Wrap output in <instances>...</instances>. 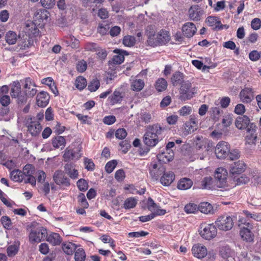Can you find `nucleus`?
Listing matches in <instances>:
<instances>
[{"label": "nucleus", "instance_id": "39", "mask_svg": "<svg viewBox=\"0 0 261 261\" xmlns=\"http://www.w3.org/2000/svg\"><path fill=\"white\" fill-rule=\"evenodd\" d=\"M5 40L9 44L12 45L15 44L17 40L16 33L13 31H9L6 34Z\"/></svg>", "mask_w": 261, "mask_h": 261}, {"label": "nucleus", "instance_id": "19", "mask_svg": "<svg viewBox=\"0 0 261 261\" xmlns=\"http://www.w3.org/2000/svg\"><path fill=\"white\" fill-rule=\"evenodd\" d=\"M197 31L196 25L193 22H188L185 23L182 27V32L185 36L192 37Z\"/></svg>", "mask_w": 261, "mask_h": 261}, {"label": "nucleus", "instance_id": "15", "mask_svg": "<svg viewBox=\"0 0 261 261\" xmlns=\"http://www.w3.org/2000/svg\"><path fill=\"white\" fill-rule=\"evenodd\" d=\"M188 13L190 19L196 21L201 19L203 11L198 5H193L189 9Z\"/></svg>", "mask_w": 261, "mask_h": 261}, {"label": "nucleus", "instance_id": "1", "mask_svg": "<svg viewBox=\"0 0 261 261\" xmlns=\"http://www.w3.org/2000/svg\"><path fill=\"white\" fill-rule=\"evenodd\" d=\"M146 35L147 37V43L152 47L165 45L170 40L169 31L161 30L156 33L151 26L147 27Z\"/></svg>", "mask_w": 261, "mask_h": 261}, {"label": "nucleus", "instance_id": "36", "mask_svg": "<svg viewBox=\"0 0 261 261\" xmlns=\"http://www.w3.org/2000/svg\"><path fill=\"white\" fill-rule=\"evenodd\" d=\"M167 82L164 78H159L154 85L156 90L158 92H162L165 91L167 87Z\"/></svg>", "mask_w": 261, "mask_h": 261}, {"label": "nucleus", "instance_id": "33", "mask_svg": "<svg viewBox=\"0 0 261 261\" xmlns=\"http://www.w3.org/2000/svg\"><path fill=\"white\" fill-rule=\"evenodd\" d=\"M193 185V181L189 178H183L179 180L177 184V188L185 190L190 189Z\"/></svg>", "mask_w": 261, "mask_h": 261}, {"label": "nucleus", "instance_id": "22", "mask_svg": "<svg viewBox=\"0 0 261 261\" xmlns=\"http://www.w3.org/2000/svg\"><path fill=\"white\" fill-rule=\"evenodd\" d=\"M175 179V174L172 171L165 172L161 176L160 179L161 183L165 186H169Z\"/></svg>", "mask_w": 261, "mask_h": 261}, {"label": "nucleus", "instance_id": "24", "mask_svg": "<svg viewBox=\"0 0 261 261\" xmlns=\"http://www.w3.org/2000/svg\"><path fill=\"white\" fill-rule=\"evenodd\" d=\"M114 53L118 54L117 55L113 56L111 60L112 63L114 64H120L124 60V55H127L128 53L126 51L122 50L120 49H115Z\"/></svg>", "mask_w": 261, "mask_h": 261}, {"label": "nucleus", "instance_id": "52", "mask_svg": "<svg viewBox=\"0 0 261 261\" xmlns=\"http://www.w3.org/2000/svg\"><path fill=\"white\" fill-rule=\"evenodd\" d=\"M84 48L87 51L96 52L98 50L99 47L95 43L87 42L85 44Z\"/></svg>", "mask_w": 261, "mask_h": 261}, {"label": "nucleus", "instance_id": "41", "mask_svg": "<svg viewBox=\"0 0 261 261\" xmlns=\"http://www.w3.org/2000/svg\"><path fill=\"white\" fill-rule=\"evenodd\" d=\"M86 258V253L84 250L80 248L76 249L74 251L75 261H85Z\"/></svg>", "mask_w": 261, "mask_h": 261}, {"label": "nucleus", "instance_id": "13", "mask_svg": "<svg viewBox=\"0 0 261 261\" xmlns=\"http://www.w3.org/2000/svg\"><path fill=\"white\" fill-rule=\"evenodd\" d=\"M253 225L250 223H247V227L241 228L240 234L242 239L247 242H252L254 240V236L251 232Z\"/></svg>", "mask_w": 261, "mask_h": 261}, {"label": "nucleus", "instance_id": "2", "mask_svg": "<svg viewBox=\"0 0 261 261\" xmlns=\"http://www.w3.org/2000/svg\"><path fill=\"white\" fill-rule=\"evenodd\" d=\"M164 130L165 128L158 123L148 126L143 137L144 143L148 147H154L159 143L160 136Z\"/></svg>", "mask_w": 261, "mask_h": 261}, {"label": "nucleus", "instance_id": "14", "mask_svg": "<svg viewBox=\"0 0 261 261\" xmlns=\"http://www.w3.org/2000/svg\"><path fill=\"white\" fill-rule=\"evenodd\" d=\"M256 126L253 123L250 124L249 127H247L246 130V135L245 136V140L248 144H255L256 138L257 134Z\"/></svg>", "mask_w": 261, "mask_h": 261}, {"label": "nucleus", "instance_id": "62", "mask_svg": "<svg viewBox=\"0 0 261 261\" xmlns=\"http://www.w3.org/2000/svg\"><path fill=\"white\" fill-rule=\"evenodd\" d=\"M251 26L252 29L258 30L261 27V20L259 18H255L253 19L251 22Z\"/></svg>", "mask_w": 261, "mask_h": 261}, {"label": "nucleus", "instance_id": "4", "mask_svg": "<svg viewBox=\"0 0 261 261\" xmlns=\"http://www.w3.org/2000/svg\"><path fill=\"white\" fill-rule=\"evenodd\" d=\"M227 170L223 167L218 168L215 172V177L216 179V185L218 188H222L227 190L231 188L232 186L228 185Z\"/></svg>", "mask_w": 261, "mask_h": 261}, {"label": "nucleus", "instance_id": "29", "mask_svg": "<svg viewBox=\"0 0 261 261\" xmlns=\"http://www.w3.org/2000/svg\"><path fill=\"white\" fill-rule=\"evenodd\" d=\"M76 247V244L71 242H65L62 244V250L67 255H72Z\"/></svg>", "mask_w": 261, "mask_h": 261}, {"label": "nucleus", "instance_id": "58", "mask_svg": "<svg viewBox=\"0 0 261 261\" xmlns=\"http://www.w3.org/2000/svg\"><path fill=\"white\" fill-rule=\"evenodd\" d=\"M243 214L245 215L248 220L253 219L254 220L258 221L260 219V216L257 215L255 213H251L247 210L243 211Z\"/></svg>", "mask_w": 261, "mask_h": 261}, {"label": "nucleus", "instance_id": "23", "mask_svg": "<svg viewBox=\"0 0 261 261\" xmlns=\"http://www.w3.org/2000/svg\"><path fill=\"white\" fill-rule=\"evenodd\" d=\"M245 168V163L243 161H239L231 165L230 171L232 174H238L243 172Z\"/></svg>", "mask_w": 261, "mask_h": 261}, {"label": "nucleus", "instance_id": "46", "mask_svg": "<svg viewBox=\"0 0 261 261\" xmlns=\"http://www.w3.org/2000/svg\"><path fill=\"white\" fill-rule=\"evenodd\" d=\"M84 164L85 169L88 171H93L95 168V165L92 159L88 158H84Z\"/></svg>", "mask_w": 261, "mask_h": 261}, {"label": "nucleus", "instance_id": "10", "mask_svg": "<svg viewBox=\"0 0 261 261\" xmlns=\"http://www.w3.org/2000/svg\"><path fill=\"white\" fill-rule=\"evenodd\" d=\"M55 182L61 187L65 188L70 185L69 179L66 176L65 173L61 170H57L53 175Z\"/></svg>", "mask_w": 261, "mask_h": 261}, {"label": "nucleus", "instance_id": "57", "mask_svg": "<svg viewBox=\"0 0 261 261\" xmlns=\"http://www.w3.org/2000/svg\"><path fill=\"white\" fill-rule=\"evenodd\" d=\"M76 68L79 72H84L87 68V62L84 60L79 61L76 64Z\"/></svg>", "mask_w": 261, "mask_h": 261}, {"label": "nucleus", "instance_id": "6", "mask_svg": "<svg viewBox=\"0 0 261 261\" xmlns=\"http://www.w3.org/2000/svg\"><path fill=\"white\" fill-rule=\"evenodd\" d=\"M216 225L221 230H230L234 224V219L230 216L224 215L219 216L215 221Z\"/></svg>", "mask_w": 261, "mask_h": 261}, {"label": "nucleus", "instance_id": "34", "mask_svg": "<svg viewBox=\"0 0 261 261\" xmlns=\"http://www.w3.org/2000/svg\"><path fill=\"white\" fill-rule=\"evenodd\" d=\"M145 85L144 81L141 79L133 80L130 83V88L134 91H141Z\"/></svg>", "mask_w": 261, "mask_h": 261}, {"label": "nucleus", "instance_id": "8", "mask_svg": "<svg viewBox=\"0 0 261 261\" xmlns=\"http://www.w3.org/2000/svg\"><path fill=\"white\" fill-rule=\"evenodd\" d=\"M200 234L201 237L205 240H210L214 238L217 234L216 227L213 224H208L201 226Z\"/></svg>", "mask_w": 261, "mask_h": 261}, {"label": "nucleus", "instance_id": "30", "mask_svg": "<svg viewBox=\"0 0 261 261\" xmlns=\"http://www.w3.org/2000/svg\"><path fill=\"white\" fill-rule=\"evenodd\" d=\"M51 141L53 147L56 149L60 148L63 149L66 144L65 137L61 136L55 137Z\"/></svg>", "mask_w": 261, "mask_h": 261}, {"label": "nucleus", "instance_id": "20", "mask_svg": "<svg viewBox=\"0 0 261 261\" xmlns=\"http://www.w3.org/2000/svg\"><path fill=\"white\" fill-rule=\"evenodd\" d=\"M174 152L172 150L164 151L159 153L156 157L161 164H166L172 161L173 159Z\"/></svg>", "mask_w": 261, "mask_h": 261}, {"label": "nucleus", "instance_id": "59", "mask_svg": "<svg viewBox=\"0 0 261 261\" xmlns=\"http://www.w3.org/2000/svg\"><path fill=\"white\" fill-rule=\"evenodd\" d=\"M122 98L121 93L119 91H115L111 97V102L113 104L120 102L122 100Z\"/></svg>", "mask_w": 261, "mask_h": 261}, {"label": "nucleus", "instance_id": "45", "mask_svg": "<svg viewBox=\"0 0 261 261\" xmlns=\"http://www.w3.org/2000/svg\"><path fill=\"white\" fill-rule=\"evenodd\" d=\"M99 81L97 79H94L90 82L88 86V89L90 92H95L99 88Z\"/></svg>", "mask_w": 261, "mask_h": 261}, {"label": "nucleus", "instance_id": "5", "mask_svg": "<svg viewBox=\"0 0 261 261\" xmlns=\"http://www.w3.org/2000/svg\"><path fill=\"white\" fill-rule=\"evenodd\" d=\"M10 94L12 98L17 99L19 104L24 103L27 100V93L21 91V85L18 81L12 83Z\"/></svg>", "mask_w": 261, "mask_h": 261}, {"label": "nucleus", "instance_id": "44", "mask_svg": "<svg viewBox=\"0 0 261 261\" xmlns=\"http://www.w3.org/2000/svg\"><path fill=\"white\" fill-rule=\"evenodd\" d=\"M199 210V206H198L195 203H190L185 205L184 211L187 214L195 213Z\"/></svg>", "mask_w": 261, "mask_h": 261}, {"label": "nucleus", "instance_id": "28", "mask_svg": "<svg viewBox=\"0 0 261 261\" xmlns=\"http://www.w3.org/2000/svg\"><path fill=\"white\" fill-rule=\"evenodd\" d=\"M46 241L53 246H58L62 242V237L56 232H51L46 237Z\"/></svg>", "mask_w": 261, "mask_h": 261}, {"label": "nucleus", "instance_id": "48", "mask_svg": "<svg viewBox=\"0 0 261 261\" xmlns=\"http://www.w3.org/2000/svg\"><path fill=\"white\" fill-rule=\"evenodd\" d=\"M22 173L24 176H29L34 174L35 172V168L32 164H28L24 166L23 168Z\"/></svg>", "mask_w": 261, "mask_h": 261}, {"label": "nucleus", "instance_id": "32", "mask_svg": "<svg viewBox=\"0 0 261 261\" xmlns=\"http://www.w3.org/2000/svg\"><path fill=\"white\" fill-rule=\"evenodd\" d=\"M199 211L205 214H212L215 213L213 206L207 202L200 203L199 205Z\"/></svg>", "mask_w": 261, "mask_h": 261}, {"label": "nucleus", "instance_id": "47", "mask_svg": "<svg viewBox=\"0 0 261 261\" xmlns=\"http://www.w3.org/2000/svg\"><path fill=\"white\" fill-rule=\"evenodd\" d=\"M63 158L66 161L73 160L76 158L75 152L72 149L67 148L63 154Z\"/></svg>", "mask_w": 261, "mask_h": 261}, {"label": "nucleus", "instance_id": "7", "mask_svg": "<svg viewBox=\"0 0 261 261\" xmlns=\"http://www.w3.org/2000/svg\"><path fill=\"white\" fill-rule=\"evenodd\" d=\"M24 32L28 36L29 39L28 44H25L23 46L25 48L29 47L33 44V41L32 39L38 36L40 33V31L36 24L33 22H30L27 23L24 28Z\"/></svg>", "mask_w": 261, "mask_h": 261}, {"label": "nucleus", "instance_id": "3", "mask_svg": "<svg viewBox=\"0 0 261 261\" xmlns=\"http://www.w3.org/2000/svg\"><path fill=\"white\" fill-rule=\"evenodd\" d=\"M197 88L193 86L192 84L186 81L182 83L179 89L178 98L181 101H186L192 98L196 93Z\"/></svg>", "mask_w": 261, "mask_h": 261}, {"label": "nucleus", "instance_id": "21", "mask_svg": "<svg viewBox=\"0 0 261 261\" xmlns=\"http://www.w3.org/2000/svg\"><path fill=\"white\" fill-rule=\"evenodd\" d=\"M250 119L249 117L246 115H241L237 118L235 121L236 127L240 129L247 128L250 125Z\"/></svg>", "mask_w": 261, "mask_h": 261}, {"label": "nucleus", "instance_id": "18", "mask_svg": "<svg viewBox=\"0 0 261 261\" xmlns=\"http://www.w3.org/2000/svg\"><path fill=\"white\" fill-rule=\"evenodd\" d=\"M241 101L244 103H250L253 98V91L252 88H245L239 94Z\"/></svg>", "mask_w": 261, "mask_h": 261}, {"label": "nucleus", "instance_id": "17", "mask_svg": "<svg viewBox=\"0 0 261 261\" xmlns=\"http://www.w3.org/2000/svg\"><path fill=\"white\" fill-rule=\"evenodd\" d=\"M50 96L47 92L42 91L37 94L36 104L39 107H45L49 103Z\"/></svg>", "mask_w": 261, "mask_h": 261}, {"label": "nucleus", "instance_id": "37", "mask_svg": "<svg viewBox=\"0 0 261 261\" xmlns=\"http://www.w3.org/2000/svg\"><path fill=\"white\" fill-rule=\"evenodd\" d=\"M75 87L79 90H83L87 85L86 79L82 76H77L74 83Z\"/></svg>", "mask_w": 261, "mask_h": 261}, {"label": "nucleus", "instance_id": "11", "mask_svg": "<svg viewBox=\"0 0 261 261\" xmlns=\"http://www.w3.org/2000/svg\"><path fill=\"white\" fill-rule=\"evenodd\" d=\"M46 234V229L43 227L32 230L29 234V240L34 244L40 242L45 238Z\"/></svg>", "mask_w": 261, "mask_h": 261}, {"label": "nucleus", "instance_id": "49", "mask_svg": "<svg viewBox=\"0 0 261 261\" xmlns=\"http://www.w3.org/2000/svg\"><path fill=\"white\" fill-rule=\"evenodd\" d=\"M213 184V178L211 176L205 177L201 181V186L204 189H211Z\"/></svg>", "mask_w": 261, "mask_h": 261}, {"label": "nucleus", "instance_id": "64", "mask_svg": "<svg viewBox=\"0 0 261 261\" xmlns=\"http://www.w3.org/2000/svg\"><path fill=\"white\" fill-rule=\"evenodd\" d=\"M40 3L43 7L50 9L55 5V0H40Z\"/></svg>", "mask_w": 261, "mask_h": 261}, {"label": "nucleus", "instance_id": "25", "mask_svg": "<svg viewBox=\"0 0 261 261\" xmlns=\"http://www.w3.org/2000/svg\"><path fill=\"white\" fill-rule=\"evenodd\" d=\"M42 126L38 121H31L28 125V131L32 136H36L40 133Z\"/></svg>", "mask_w": 261, "mask_h": 261}, {"label": "nucleus", "instance_id": "35", "mask_svg": "<svg viewBox=\"0 0 261 261\" xmlns=\"http://www.w3.org/2000/svg\"><path fill=\"white\" fill-rule=\"evenodd\" d=\"M138 203V199L135 197H130L126 198L123 204L122 207L125 210L135 208Z\"/></svg>", "mask_w": 261, "mask_h": 261}, {"label": "nucleus", "instance_id": "16", "mask_svg": "<svg viewBox=\"0 0 261 261\" xmlns=\"http://www.w3.org/2000/svg\"><path fill=\"white\" fill-rule=\"evenodd\" d=\"M192 252L194 256L201 259L206 256L207 250L205 246L200 244H196L192 247Z\"/></svg>", "mask_w": 261, "mask_h": 261}, {"label": "nucleus", "instance_id": "40", "mask_svg": "<svg viewBox=\"0 0 261 261\" xmlns=\"http://www.w3.org/2000/svg\"><path fill=\"white\" fill-rule=\"evenodd\" d=\"M65 170L69 177L72 179H76L78 177L79 172L77 170L72 169L70 165H67L65 166Z\"/></svg>", "mask_w": 261, "mask_h": 261}, {"label": "nucleus", "instance_id": "61", "mask_svg": "<svg viewBox=\"0 0 261 261\" xmlns=\"http://www.w3.org/2000/svg\"><path fill=\"white\" fill-rule=\"evenodd\" d=\"M125 176V172L122 169H119L115 172V178L118 181H123Z\"/></svg>", "mask_w": 261, "mask_h": 261}, {"label": "nucleus", "instance_id": "42", "mask_svg": "<svg viewBox=\"0 0 261 261\" xmlns=\"http://www.w3.org/2000/svg\"><path fill=\"white\" fill-rule=\"evenodd\" d=\"M136 38L133 36H125L123 38V44L127 47L133 46L136 43Z\"/></svg>", "mask_w": 261, "mask_h": 261}, {"label": "nucleus", "instance_id": "26", "mask_svg": "<svg viewBox=\"0 0 261 261\" xmlns=\"http://www.w3.org/2000/svg\"><path fill=\"white\" fill-rule=\"evenodd\" d=\"M185 77V75L183 73L179 71L175 72L171 77V82L172 84L176 87L177 86H179L185 83L184 79Z\"/></svg>", "mask_w": 261, "mask_h": 261}, {"label": "nucleus", "instance_id": "51", "mask_svg": "<svg viewBox=\"0 0 261 261\" xmlns=\"http://www.w3.org/2000/svg\"><path fill=\"white\" fill-rule=\"evenodd\" d=\"M220 254L224 258H228L231 254V249L228 246H222L220 249Z\"/></svg>", "mask_w": 261, "mask_h": 261}, {"label": "nucleus", "instance_id": "54", "mask_svg": "<svg viewBox=\"0 0 261 261\" xmlns=\"http://www.w3.org/2000/svg\"><path fill=\"white\" fill-rule=\"evenodd\" d=\"M192 111V107L189 106H184L178 110V114L181 116H186L190 115Z\"/></svg>", "mask_w": 261, "mask_h": 261}, {"label": "nucleus", "instance_id": "43", "mask_svg": "<svg viewBox=\"0 0 261 261\" xmlns=\"http://www.w3.org/2000/svg\"><path fill=\"white\" fill-rule=\"evenodd\" d=\"M1 222L4 228L6 229H11L12 227L11 220L8 216H2L1 219Z\"/></svg>", "mask_w": 261, "mask_h": 261}, {"label": "nucleus", "instance_id": "38", "mask_svg": "<svg viewBox=\"0 0 261 261\" xmlns=\"http://www.w3.org/2000/svg\"><path fill=\"white\" fill-rule=\"evenodd\" d=\"M233 180L234 182V186L232 187H234L237 185H241L248 183L250 180V178L245 175H242L241 176H234Z\"/></svg>", "mask_w": 261, "mask_h": 261}, {"label": "nucleus", "instance_id": "50", "mask_svg": "<svg viewBox=\"0 0 261 261\" xmlns=\"http://www.w3.org/2000/svg\"><path fill=\"white\" fill-rule=\"evenodd\" d=\"M117 165L116 160H113L109 161L105 166V170L108 173H112Z\"/></svg>", "mask_w": 261, "mask_h": 261}, {"label": "nucleus", "instance_id": "27", "mask_svg": "<svg viewBox=\"0 0 261 261\" xmlns=\"http://www.w3.org/2000/svg\"><path fill=\"white\" fill-rule=\"evenodd\" d=\"M165 169L163 167H158L156 163L153 164L149 169V174L155 179H158L164 172Z\"/></svg>", "mask_w": 261, "mask_h": 261}, {"label": "nucleus", "instance_id": "56", "mask_svg": "<svg viewBox=\"0 0 261 261\" xmlns=\"http://www.w3.org/2000/svg\"><path fill=\"white\" fill-rule=\"evenodd\" d=\"M78 202L82 207L84 208H88L89 207V203L83 193H80L77 197Z\"/></svg>", "mask_w": 261, "mask_h": 261}, {"label": "nucleus", "instance_id": "12", "mask_svg": "<svg viewBox=\"0 0 261 261\" xmlns=\"http://www.w3.org/2000/svg\"><path fill=\"white\" fill-rule=\"evenodd\" d=\"M197 128V122L196 117L191 115L188 121L186 122L183 125L182 132L184 135L191 134Z\"/></svg>", "mask_w": 261, "mask_h": 261}, {"label": "nucleus", "instance_id": "55", "mask_svg": "<svg viewBox=\"0 0 261 261\" xmlns=\"http://www.w3.org/2000/svg\"><path fill=\"white\" fill-rule=\"evenodd\" d=\"M66 42L68 45L72 48H76L79 45V40L73 36L67 37Z\"/></svg>", "mask_w": 261, "mask_h": 261}, {"label": "nucleus", "instance_id": "60", "mask_svg": "<svg viewBox=\"0 0 261 261\" xmlns=\"http://www.w3.org/2000/svg\"><path fill=\"white\" fill-rule=\"evenodd\" d=\"M116 138L118 139H123L127 136V132L124 128H118L115 133Z\"/></svg>", "mask_w": 261, "mask_h": 261}, {"label": "nucleus", "instance_id": "31", "mask_svg": "<svg viewBox=\"0 0 261 261\" xmlns=\"http://www.w3.org/2000/svg\"><path fill=\"white\" fill-rule=\"evenodd\" d=\"M10 178L14 182H21L24 180V174L19 169H14L10 172Z\"/></svg>", "mask_w": 261, "mask_h": 261}, {"label": "nucleus", "instance_id": "63", "mask_svg": "<svg viewBox=\"0 0 261 261\" xmlns=\"http://www.w3.org/2000/svg\"><path fill=\"white\" fill-rule=\"evenodd\" d=\"M32 87H36L34 81L30 77H27L24 80V88L25 90L30 89Z\"/></svg>", "mask_w": 261, "mask_h": 261}, {"label": "nucleus", "instance_id": "53", "mask_svg": "<svg viewBox=\"0 0 261 261\" xmlns=\"http://www.w3.org/2000/svg\"><path fill=\"white\" fill-rule=\"evenodd\" d=\"M77 187L81 191H86L88 188V184L87 181L83 178H81L76 182Z\"/></svg>", "mask_w": 261, "mask_h": 261}, {"label": "nucleus", "instance_id": "9", "mask_svg": "<svg viewBox=\"0 0 261 261\" xmlns=\"http://www.w3.org/2000/svg\"><path fill=\"white\" fill-rule=\"evenodd\" d=\"M230 149V145L225 141H220L215 148V153L218 159H224L228 156Z\"/></svg>", "mask_w": 261, "mask_h": 261}]
</instances>
